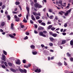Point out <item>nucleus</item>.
I'll return each mask as SVG.
<instances>
[{
  "label": "nucleus",
  "instance_id": "1",
  "mask_svg": "<svg viewBox=\"0 0 73 73\" xmlns=\"http://www.w3.org/2000/svg\"><path fill=\"white\" fill-rule=\"evenodd\" d=\"M34 6L35 8H41L42 7V6L41 5H39L38 3H36L34 4Z\"/></svg>",
  "mask_w": 73,
  "mask_h": 73
},
{
  "label": "nucleus",
  "instance_id": "2",
  "mask_svg": "<svg viewBox=\"0 0 73 73\" xmlns=\"http://www.w3.org/2000/svg\"><path fill=\"white\" fill-rule=\"evenodd\" d=\"M16 64H17V65H20L21 64V62H20L19 60H17L16 62Z\"/></svg>",
  "mask_w": 73,
  "mask_h": 73
},
{
  "label": "nucleus",
  "instance_id": "3",
  "mask_svg": "<svg viewBox=\"0 0 73 73\" xmlns=\"http://www.w3.org/2000/svg\"><path fill=\"white\" fill-rule=\"evenodd\" d=\"M31 19L33 20V21H35V20H36V19L35 17V16H34V15H32L31 16Z\"/></svg>",
  "mask_w": 73,
  "mask_h": 73
},
{
  "label": "nucleus",
  "instance_id": "4",
  "mask_svg": "<svg viewBox=\"0 0 73 73\" xmlns=\"http://www.w3.org/2000/svg\"><path fill=\"white\" fill-rule=\"evenodd\" d=\"M5 23L4 22H3L1 23V25H0V27H1V26L2 27H3V26H4V25H5Z\"/></svg>",
  "mask_w": 73,
  "mask_h": 73
},
{
  "label": "nucleus",
  "instance_id": "5",
  "mask_svg": "<svg viewBox=\"0 0 73 73\" xmlns=\"http://www.w3.org/2000/svg\"><path fill=\"white\" fill-rule=\"evenodd\" d=\"M49 39L51 41H53L54 40V39L52 37H50Z\"/></svg>",
  "mask_w": 73,
  "mask_h": 73
},
{
  "label": "nucleus",
  "instance_id": "6",
  "mask_svg": "<svg viewBox=\"0 0 73 73\" xmlns=\"http://www.w3.org/2000/svg\"><path fill=\"white\" fill-rule=\"evenodd\" d=\"M2 60H4V61H5V55H4V54H2Z\"/></svg>",
  "mask_w": 73,
  "mask_h": 73
},
{
  "label": "nucleus",
  "instance_id": "7",
  "mask_svg": "<svg viewBox=\"0 0 73 73\" xmlns=\"http://www.w3.org/2000/svg\"><path fill=\"white\" fill-rule=\"evenodd\" d=\"M66 40H63L62 41V45L63 44H64L66 43Z\"/></svg>",
  "mask_w": 73,
  "mask_h": 73
},
{
  "label": "nucleus",
  "instance_id": "8",
  "mask_svg": "<svg viewBox=\"0 0 73 73\" xmlns=\"http://www.w3.org/2000/svg\"><path fill=\"white\" fill-rule=\"evenodd\" d=\"M30 47L31 49H34L35 48V46L33 45H32Z\"/></svg>",
  "mask_w": 73,
  "mask_h": 73
},
{
  "label": "nucleus",
  "instance_id": "9",
  "mask_svg": "<svg viewBox=\"0 0 73 73\" xmlns=\"http://www.w3.org/2000/svg\"><path fill=\"white\" fill-rule=\"evenodd\" d=\"M10 70L13 72H16V70L13 68H10Z\"/></svg>",
  "mask_w": 73,
  "mask_h": 73
},
{
  "label": "nucleus",
  "instance_id": "10",
  "mask_svg": "<svg viewBox=\"0 0 73 73\" xmlns=\"http://www.w3.org/2000/svg\"><path fill=\"white\" fill-rule=\"evenodd\" d=\"M15 4L16 5H20V2L16 1L15 3Z\"/></svg>",
  "mask_w": 73,
  "mask_h": 73
},
{
  "label": "nucleus",
  "instance_id": "11",
  "mask_svg": "<svg viewBox=\"0 0 73 73\" xmlns=\"http://www.w3.org/2000/svg\"><path fill=\"white\" fill-rule=\"evenodd\" d=\"M26 9L27 11V13H29V8L28 7H26Z\"/></svg>",
  "mask_w": 73,
  "mask_h": 73
},
{
  "label": "nucleus",
  "instance_id": "12",
  "mask_svg": "<svg viewBox=\"0 0 73 73\" xmlns=\"http://www.w3.org/2000/svg\"><path fill=\"white\" fill-rule=\"evenodd\" d=\"M38 30H41L44 29V27H39L38 28Z\"/></svg>",
  "mask_w": 73,
  "mask_h": 73
},
{
  "label": "nucleus",
  "instance_id": "13",
  "mask_svg": "<svg viewBox=\"0 0 73 73\" xmlns=\"http://www.w3.org/2000/svg\"><path fill=\"white\" fill-rule=\"evenodd\" d=\"M60 12H59V14H60V15H63V13H64V12L63 11H60Z\"/></svg>",
  "mask_w": 73,
  "mask_h": 73
},
{
  "label": "nucleus",
  "instance_id": "14",
  "mask_svg": "<svg viewBox=\"0 0 73 73\" xmlns=\"http://www.w3.org/2000/svg\"><path fill=\"white\" fill-rule=\"evenodd\" d=\"M22 61L23 64H26L27 63V60L25 59L23 60Z\"/></svg>",
  "mask_w": 73,
  "mask_h": 73
},
{
  "label": "nucleus",
  "instance_id": "15",
  "mask_svg": "<svg viewBox=\"0 0 73 73\" xmlns=\"http://www.w3.org/2000/svg\"><path fill=\"white\" fill-rule=\"evenodd\" d=\"M35 18L36 20H39L40 19V17L39 16H36L35 17Z\"/></svg>",
  "mask_w": 73,
  "mask_h": 73
},
{
  "label": "nucleus",
  "instance_id": "16",
  "mask_svg": "<svg viewBox=\"0 0 73 73\" xmlns=\"http://www.w3.org/2000/svg\"><path fill=\"white\" fill-rule=\"evenodd\" d=\"M29 15V13H27V15H26V19L27 20H28V16Z\"/></svg>",
  "mask_w": 73,
  "mask_h": 73
},
{
  "label": "nucleus",
  "instance_id": "17",
  "mask_svg": "<svg viewBox=\"0 0 73 73\" xmlns=\"http://www.w3.org/2000/svg\"><path fill=\"white\" fill-rule=\"evenodd\" d=\"M14 25L13 23H11V28L12 29H13V26Z\"/></svg>",
  "mask_w": 73,
  "mask_h": 73
},
{
  "label": "nucleus",
  "instance_id": "18",
  "mask_svg": "<svg viewBox=\"0 0 73 73\" xmlns=\"http://www.w3.org/2000/svg\"><path fill=\"white\" fill-rule=\"evenodd\" d=\"M43 35V32H40L39 33V35L40 36H42Z\"/></svg>",
  "mask_w": 73,
  "mask_h": 73
},
{
  "label": "nucleus",
  "instance_id": "19",
  "mask_svg": "<svg viewBox=\"0 0 73 73\" xmlns=\"http://www.w3.org/2000/svg\"><path fill=\"white\" fill-rule=\"evenodd\" d=\"M32 53L34 55H36L37 54V52H32Z\"/></svg>",
  "mask_w": 73,
  "mask_h": 73
},
{
  "label": "nucleus",
  "instance_id": "20",
  "mask_svg": "<svg viewBox=\"0 0 73 73\" xmlns=\"http://www.w3.org/2000/svg\"><path fill=\"white\" fill-rule=\"evenodd\" d=\"M33 14L34 15H35V16H37V13L35 12H33Z\"/></svg>",
  "mask_w": 73,
  "mask_h": 73
},
{
  "label": "nucleus",
  "instance_id": "21",
  "mask_svg": "<svg viewBox=\"0 0 73 73\" xmlns=\"http://www.w3.org/2000/svg\"><path fill=\"white\" fill-rule=\"evenodd\" d=\"M41 25H43V26H45L46 25V24L45 23H44V22H42L40 24Z\"/></svg>",
  "mask_w": 73,
  "mask_h": 73
},
{
  "label": "nucleus",
  "instance_id": "22",
  "mask_svg": "<svg viewBox=\"0 0 73 73\" xmlns=\"http://www.w3.org/2000/svg\"><path fill=\"white\" fill-rule=\"evenodd\" d=\"M52 36H53V37H56L57 36V35L56 34H53Z\"/></svg>",
  "mask_w": 73,
  "mask_h": 73
},
{
  "label": "nucleus",
  "instance_id": "23",
  "mask_svg": "<svg viewBox=\"0 0 73 73\" xmlns=\"http://www.w3.org/2000/svg\"><path fill=\"white\" fill-rule=\"evenodd\" d=\"M3 54H4L5 55H7V52H6V51H5L3 50Z\"/></svg>",
  "mask_w": 73,
  "mask_h": 73
},
{
  "label": "nucleus",
  "instance_id": "24",
  "mask_svg": "<svg viewBox=\"0 0 73 73\" xmlns=\"http://www.w3.org/2000/svg\"><path fill=\"white\" fill-rule=\"evenodd\" d=\"M52 25H49L48 28V29H50V28H52Z\"/></svg>",
  "mask_w": 73,
  "mask_h": 73
},
{
  "label": "nucleus",
  "instance_id": "25",
  "mask_svg": "<svg viewBox=\"0 0 73 73\" xmlns=\"http://www.w3.org/2000/svg\"><path fill=\"white\" fill-rule=\"evenodd\" d=\"M8 65L10 66H12V64L10 62L8 63Z\"/></svg>",
  "mask_w": 73,
  "mask_h": 73
},
{
  "label": "nucleus",
  "instance_id": "26",
  "mask_svg": "<svg viewBox=\"0 0 73 73\" xmlns=\"http://www.w3.org/2000/svg\"><path fill=\"white\" fill-rule=\"evenodd\" d=\"M19 70L20 72H21V73H23V72H24V71H23V69L21 68L19 69Z\"/></svg>",
  "mask_w": 73,
  "mask_h": 73
},
{
  "label": "nucleus",
  "instance_id": "27",
  "mask_svg": "<svg viewBox=\"0 0 73 73\" xmlns=\"http://www.w3.org/2000/svg\"><path fill=\"white\" fill-rule=\"evenodd\" d=\"M57 64L59 65H60L61 66V65H62V64L60 62H59L57 63Z\"/></svg>",
  "mask_w": 73,
  "mask_h": 73
},
{
  "label": "nucleus",
  "instance_id": "28",
  "mask_svg": "<svg viewBox=\"0 0 73 73\" xmlns=\"http://www.w3.org/2000/svg\"><path fill=\"white\" fill-rule=\"evenodd\" d=\"M7 16L8 20H10V19H11V17H10V16H9V15H7Z\"/></svg>",
  "mask_w": 73,
  "mask_h": 73
},
{
  "label": "nucleus",
  "instance_id": "29",
  "mask_svg": "<svg viewBox=\"0 0 73 73\" xmlns=\"http://www.w3.org/2000/svg\"><path fill=\"white\" fill-rule=\"evenodd\" d=\"M9 36L11 37V38H14V37H15L14 36H13L11 34H10L9 35Z\"/></svg>",
  "mask_w": 73,
  "mask_h": 73
},
{
  "label": "nucleus",
  "instance_id": "30",
  "mask_svg": "<svg viewBox=\"0 0 73 73\" xmlns=\"http://www.w3.org/2000/svg\"><path fill=\"white\" fill-rule=\"evenodd\" d=\"M20 25L21 27L22 28H24V25H22V23H20Z\"/></svg>",
  "mask_w": 73,
  "mask_h": 73
},
{
  "label": "nucleus",
  "instance_id": "31",
  "mask_svg": "<svg viewBox=\"0 0 73 73\" xmlns=\"http://www.w3.org/2000/svg\"><path fill=\"white\" fill-rule=\"evenodd\" d=\"M69 14L68 12L66 11V12L65 14V16H67V15Z\"/></svg>",
  "mask_w": 73,
  "mask_h": 73
},
{
  "label": "nucleus",
  "instance_id": "32",
  "mask_svg": "<svg viewBox=\"0 0 73 73\" xmlns=\"http://www.w3.org/2000/svg\"><path fill=\"white\" fill-rule=\"evenodd\" d=\"M38 22H39V23L40 24V23H42V20H39L38 21Z\"/></svg>",
  "mask_w": 73,
  "mask_h": 73
},
{
  "label": "nucleus",
  "instance_id": "33",
  "mask_svg": "<svg viewBox=\"0 0 73 73\" xmlns=\"http://www.w3.org/2000/svg\"><path fill=\"white\" fill-rule=\"evenodd\" d=\"M70 44L71 45H73V41L72 40H71L70 42Z\"/></svg>",
  "mask_w": 73,
  "mask_h": 73
},
{
  "label": "nucleus",
  "instance_id": "34",
  "mask_svg": "<svg viewBox=\"0 0 73 73\" xmlns=\"http://www.w3.org/2000/svg\"><path fill=\"white\" fill-rule=\"evenodd\" d=\"M71 11H72V9H70V10L67 11V12H68L69 13H70V12H71Z\"/></svg>",
  "mask_w": 73,
  "mask_h": 73
},
{
  "label": "nucleus",
  "instance_id": "35",
  "mask_svg": "<svg viewBox=\"0 0 73 73\" xmlns=\"http://www.w3.org/2000/svg\"><path fill=\"white\" fill-rule=\"evenodd\" d=\"M67 55L68 57H70V54L68 52L67 53Z\"/></svg>",
  "mask_w": 73,
  "mask_h": 73
},
{
  "label": "nucleus",
  "instance_id": "36",
  "mask_svg": "<svg viewBox=\"0 0 73 73\" xmlns=\"http://www.w3.org/2000/svg\"><path fill=\"white\" fill-rule=\"evenodd\" d=\"M55 29H56V28L54 27H52L51 28V30H52V31H54Z\"/></svg>",
  "mask_w": 73,
  "mask_h": 73
},
{
  "label": "nucleus",
  "instance_id": "37",
  "mask_svg": "<svg viewBox=\"0 0 73 73\" xmlns=\"http://www.w3.org/2000/svg\"><path fill=\"white\" fill-rule=\"evenodd\" d=\"M31 5L32 6H33V5H34V2H32L31 3Z\"/></svg>",
  "mask_w": 73,
  "mask_h": 73
},
{
  "label": "nucleus",
  "instance_id": "38",
  "mask_svg": "<svg viewBox=\"0 0 73 73\" xmlns=\"http://www.w3.org/2000/svg\"><path fill=\"white\" fill-rule=\"evenodd\" d=\"M49 45L50 46H53V44L52 43H50L49 44Z\"/></svg>",
  "mask_w": 73,
  "mask_h": 73
},
{
  "label": "nucleus",
  "instance_id": "39",
  "mask_svg": "<svg viewBox=\"0 0 73 73\" xmlns=\"http://www.w3.org/2000/svg\"><path fill=\"white\" fill-rule=\"evenodd\" d=\"M37 16H41V13H37Z\"/></svg>",
  "mask_w": 73,
  "mask_h": 73
},
{
  "label": "nucleus",
  "instance_id": "40",
  "mask_svg": "<svg viewBox=\"0 0 73 73\" xmlns=\"http://www.w3.org/2000/svg\"><path fill=\"white\" fill-rule=\"evenodd\" d=\"M23 23H27V20L25 19H23Z\"/></svg>",
  "mask_w": 73,
  "mask_h": 73
},
{
  "label": "nucleus",
  "instance_id": "41",
  "mask_svg": "<svg viewBox=\"0 0 73 73\" xmlns=\"http://www.w3.org/2000/svg\"><path fill=\"white\" fill-rule=\"evenodd\" d=\"M4 64L6 66H8V64H7V63L6 62H4Z\"/></svg>",
  "mask_w": 73,
  "mask_h": 73
},
{
  "label": "nucleus",
  "instance_id": "42",
  "mask_svg": "<svg viewBox=\"0 0 73 73\" xmlns=\"http://www.w3.org/2000/svg\"><path fill=\"white\" fill-rule=\"evenodd\" d=\"M15 21H19V18H17L16 19H15Z\"/></svg>",
  "mask_w": 73,
  "mask_h": 73
},
{
  "label": "nucleus",
  "instance_id": "43",
  "mask_svg": "<svg viewBox=\"0 0 73 73\" xmlns=\"http://www.w3.org/2000/svg\"><path fill=\"white\" fill-rule=\"evenodd\" d=\"M30 22L31 24H33L34 23L33 21L32 20H30Z\"/></svg>",
  "mask_w": 73,
  "mask_h": 73
},
{
  "label": "nucleus",
  "instance_id": "44",
  "mask_svg": "<svg viewBox=\"0 0 73 73\" xmlns=\"http://www.w3.org/2000/svg\"><path fill=\"white\" fill-rule=\"evenodd\" d=\"M34 32L35 34H37L38 33V32L36 30H34Z\"/></svg>",
  "mask_w": 73,
  "mask_h": 73
},
{
  "label": "nucleus",
  "instance_id": "45",
  "mask_svg": "<svg viewBox=\"0 0 73 73\" xmlns=\"http://www.w3.org/2000/svg\"><path fill=\"white\" fill-rule=\"evenodd\" d=\"M59 3L61 5H62V1H60L59 2Z\"/></svg>",
  "mask_w": 73,
  "mask_h": 73
},
{
  "label": "nucleus",
  "instance_id": "46",
  "mask_svg": "<svg viewBox=\"0 0 73 73\" xmlns=\"http://www.w3.org/2000/svg\"><path fill=\"white\" fill-rule=\"evenodd\" d=\"M34 26H35V28H36V29L37 28V27H38V26H37V25H34Z\"/></svg>",
  "mask_w": 73,
  "mask_h": 73
},
{
  "label": "nucleus",
  "instance_id": "47",
  "mask_svg": "<svg viewBox=\"0 0 73 73\" xmlns=\"http://www.w3.org/2000/svg\"><path fill=\"white\" fill-rule=\"evenodd\" d=\"M49 34L50 35L52 36L53 34V33H52V32H49Z\"/></svg>",
  "mask_w": 73,
  "mask_h": 73
},
{
  "label": "nucleus",
  "instance_id": "48",
  "mask_svg": "<svg viewBox=\"0 0 73 73\" xmlns=\"http://www.w3.org/2000/svg\"><path fill=\"white\" fill-rule=\"evenodd\" d=\"M23 71L24 73H27V70L25 69H24V70H23Z\"/></svg>",
  "mask_w": 73,
  "mask_h": 73
},
{
  "label": "nucleus",
  "instance_id": "49",
  "mask_svg": "<svg viewBox=\"0 0 73 73\" xmlns=\"http://www.w3.org/2000/svg\"><path fill=\"white\" fill-rule=\"evenodd\" d=\"M49 12L52 13L53 12V11H52V9H50L49 10Z\"/></svg>",
  "mask_w": 73,
  "mask_h": 73
},
{
  "label": "nucleus",
  "instance_id": "50",
  "mask_svg": "<svg viewBox=\"0 0 73 73\" xmlns=\"http://www.w3.org/2000/svg\"><path fill=\"white\" fill-rule=\"evenodd\" d=\"M1 66L2 68H5V66L4 65H2Z\"/></svg>",
  "mask_w": 73,
  "mask_h": 73
},
{
  "label": "nucleus",
  "instance_id": "51",
  "mask_svg": "<svg viewBox=\"0 0 73 73\" xmlns=\"http://www.w3.org/2000/svg\"><path fill=\"white\" fill-rule=\"evenodd\" d=\"M53 17V15H52L51 16H50L49 18L50 19H52V17Z\"/></svg>",
  "mask_w": 73,
  "mask_h": 73
},
{
  "label": "nucleus",
  "instance_id": "52",
  "mask_svg": "<svg viewBox=\"0 0 73 73\" xmlns=\"http://www.w3.org/2000/svg\"><path fill=\"white\" fill-rule=\"evenodd\" d=\"M64 27H67V24L65 23L64 25Z\"/></svg>",
  "mask_w": 73,
  "mask_h": 73
},
{
  "label": "nucleus",
  "instance_id": "53",
  "mask_svg": "<svg viewBox=\"0 0 73 73\" xmlns=\"http://www.w3.org/2000/svg\"><path fill=\"white\" fill-rule=\"evenodd\" d=\"M43 32L44 34H45V33H47V32L46 31H43Z\"/></svg>",
  "mask_w": 73,
  "mask_h": 73
},
{
  "label": "nucleus",
  "instance_id": "54",
  "mask_svg": "<svg viewBox=\"0 0 73 73\" xmlns=\"http://www.w3.org/2000/svg\"><path fill=\"white\" fill-rule=\"evenodd\" d=\"M24 68H28V66L27 65H24Z\"/></svg>",
  "mask_w": 73,
  "mask_h": 73
},
{
  "label": "nucleus",
  "instance_id": "55",
  "mask_svg": "<svg viewBox=\"0 0 73 73\" xmlns=\"http://www.w3.org/2000/svg\"><path fill=\"white\" fill-rule=\"evenodd\" d=\"M40 72H41V70L40 69H38V73H40Z\"/></svg>",
  "mask_w": 73,
  "mask_h": 73
},
{
  "label": "nucleus",
  "instance_id": "56",
  "mask_svg": "<svg viewBox=\"0 0 73 73\" xmlns=\"http://www.w3.org/2000/svg\"><path fill=\"white\" fill-rule=\"evenodd\" d=\"M26 35H29V33L28 32H26Z\"/></svg>",
  "mask_w": 73,
  "mask_h": 73
},
{
  "label": "nucleus",
  "instance_id": "57",
  "mask_svg": "<svg viewBox=\"0 0 73 73\" xmlns=\"http://www.w3.org/2000/svg\"><path fill=\"white\" fill-rule=\"evenodd\" d=\"M38 68H37L36 70H35V72H38Z\"/></svg>",
  "mask_w": 73,
  "mask_h": 73
},
{
  "label": "nucleus",
  "instance_id": "58",
  "mask_svg": "<svg viewBox=\"0 0 73 73\" xmlns=\"http://www.w3.org/2000/svg\"><path fill=\"white\" fill-rule=\"evenodd\" d=\"M44 3H46V0H43V1H42V2L43 3H44Z\"/></svg>",
  "mask_w": 73,
  "mask_h": 73
},
{
  "label": "nucleus",
  "instance_id": "59",
  "mask_svg": "<svg viewBox=\"0 0 73 73\" xmlns=\"http://www.w3.org/2000/svg\"><path fill=\"white\" fill-rule=\"evenodd\" d=\"M70 7V6H67V7H66L65 8V9H67L68 8H69Z\"/></svg>",
  "mask_w": 73,
  "mask_h": 73
},
{
  "label": "nucleus",
  "instance_id": "60",
  "mask_svg": "<svg viewBox=\"0 0 73 73\" xmlns=\"http://www.w3.org/2000/svg\"><path fill=\"white\" fill-rule=\"evenodd\" d=\"M28 37L27 36H26L25 38H24V40H27V39H28Z\"/></svg>",
  "mask_w": 73,
  "mask_h": 73
},
{
  "label": "nucleus",
  "instance_id": "61",
  "mask_svg": "<svg viewBox=\"0 0 73 73\" xmlns=\"http://www.w3.org/2000/svg\"><path fill=\"white\" fill-rule=\"evenodd\" d=\"M62 34L63 35H64V36H65V35H66V33H62Z\"/></svg>",
  "mask_w": 73,
  "mask_h": 73
},
{
  "label": "nucleus",
  "instance_id": "62",
  "mask_svg": "<svg viewBox=\"0 0 73 73\" xmlns=\"http://www.w3.org/2000/svg\"><path fill=\"white\" fill-rule=\"evenodd\" d=\"M5 13L6 15H8V11H7L6 10V11L5 12Z\"/></svg>",
  "mask_w": 73,
  "mask_h": 73
},
{
  "label": "nucleus",
  "instance_id": "63",
  "mask_svg": "<svg viewBox=\"0 0 73 73\" xmlns=\"http://www.w3.org/2000/svg\"><path fill=\"white\" fill-rule=\"evenodd\" d=\"M70 60H71V61H73V58H70Z\"/></svg>",
  "mask_w": 73,
  "mask_h": 73
},
{
  "label": "nucleus",
  "instance_id": "64",
  "mask_svg": "<svg viewBox=\"0 0 73 73\" xmlns=\"http://www.w3.org/2000/svg\"><path fill=\"white\" fill-rule=\"evenodd\" d=\"M64 65H65V66H66V65H67V63L65 62V61H64Z\"/></svg>",
  "mask_w": 73,
  "mask_h": 73
}]
</instances>
